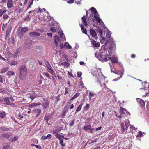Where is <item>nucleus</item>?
Masks as SVG:
<instances>
[{"mask_svg": "<svg viewBox=\"0 0 149 149\" xmlns=\"http://www.w3.org/2000/svg\"><path fill=\"white\" fill-rule=\"evenodd\" d=\"M99 60L102 62H106L111 59V57L107 52H103L99 53L97 56Z\"/></svg>", "mask_w": 149, "mask_h": 149, "instance_id": "1", "label": "nucleus"}, {"mask_svg": "<svg viewBox=\"0 0 149 149\" xmlns=\"http://www.w3.org/2000/svg\"><path fill=\"white\" fill-rule=\"evenodd\" d=\"M19 77L22 80H24L26 76L27 68L24 65L20 66L19 68Z\"/></svg>", "mask_w": 149, "mask_h": 149, "instance_id": "2", "label": "nucleus"}, {"mask_svg": "<svg viewBox=\"0 0 149 149\" xmlns=\"http://www.w3.org/2000/svg\"><path fill=\"white\" fill-rule=\"evenodd\" d=\"M129 125L130 122L128 119H126L125 120V124L123 123H122L121 126L122 132H127V130L128 129Z\"/></svg>", "mask_w": 149, "mask_h": 149, "instance_id": "3", "label": "nucleus"}, {"mask_svg": "<svg viewBox=\"0 0 149 149\" xmlns=\"http://www.w3.org/2000/svg\"><path fill=\"white\" fill-rule=\"evenodd\" d=\"M36 95H37L34 93L27 94L26 95V100L29 101L33 100L36 97Z\"/></svg>", "mask_w": 149, "mask_h": 149, "instance_id": "4", "label": "nucleus"}, {"mask_svg": "<svg viewBox=\"0 0 149 149\" xmlns=\"http://www.w3.org/2000/svg\"><path fill=\"white\" fill-rule=\"evenodd\" d=\"M46 62H47L48 64V65L47 66V71L52 75H54L56 78L55 72L53 70L52 68L51 67L50 64L47 61H46Z\"/></svg>", "mask_w": 149, "mask_h": 149, "instance_id": "5", "label": "nucleus"}, {"mask_svg": "<svg viewBox=\"0 0 149 149\" xmlns=\"http://www.w3.org/2000/svg\"><path fill=\"white\" fill-rule=\"evenodd\" d=\"M52 117V115L51 113H46L44 117V119L46 120L47 123Z\"/></svg>", "mask_w": 149, "mask_h": 149, "instance_id": "6", "label": "nucleus"}, {"mask_svg": "<svg viewBox=\"0 0 149 149\" xmlns=\"http://www.w3.org/2000/svg\"><path fill=\"white\" fill-rule=\"evenodd\" d=\"M90 33L94 38L95 40H97V37L95 31L93 29H91L90 30Z\"/></svg>", "mask_w": 149, "mask_h": 149, "instance_id": "7", "label": "nucleus"}, {"mask_svg": "<svg viewBox=\"0 0 149 149\" xmlns=\"http://www.w3.org/2000/svg\"><path fill=\"white\" fill-rule=\"evenodd\" d=\"M136 100L140 104V106L141 107H145V102L143 100L140 98H137Z\"/></svg>", "mask_w": 149, "mask_h": 149, "instance_id": "8", "label": "nucleus"}, {"mask_svg": "<svg viewBox=\"0 0 149 149\" xmlns=\"http://www.w3.org/2000/svg\"><path fill=\"white\" fill-rule=\"evenodd\" d=\"M54 42L56 46L58 47V43L60 42V40L59 37L58 36L55 35L54 37Z\"/></svg>", "mask_w": 149, "mask_h": 149, "instance_id": "9", "label": "nucleus"}, {"mask_svg": "<svg viewBox=\"0 0 149 149\" xmlns=\"http://www.w3.org/2000/svg\"><path fill=\"white\" fill-rule=\"evenodd\" d=\"M92 127L91 125H89L84 126L83 128V129L86 131H88L89 130L91 133L93 132V130L91 128Z\"/></svg>", "mask_w": 149, "mask_h": 149, "instance_id": "10", "label": "nucleus"}, {"mask_svg": "<svg viewBox=\"0 0 149 149\" xmlns=\"http://www.w3.org/2000/svg\"><path fill=\"white\" fill-rule=\"evenodd\" d=\"M28 31V29L27 27H24L22 28L21 30L19 33V36L20 37L23 36V34L27 31Z\"/></svg>", "mask_w": 149, "mask_h": 149, "instance_id": "11", "label": "nucleus"}, {"mask_svg": "<svg viewBox=\"0 0 149 149\" xmlns=\"http://www.w3.org/2000/svg\"><path fill=\"white\" fill-rule=\"evenodd\" d=\"M91 44L95 47H99L100 46L99 42H96V41H95L94 40L91 39Z\"/></svg>", "mask_w": 149, "mask_h": 149, "instance_id": "12", "label": "nucleus"}, {"mask_svg": "<svg viewBox=\"0 0 149 149\" xmlns=\"http://www.w3.org/2000/svg\"><path fill=\"white\" fill-rule=\"evenodd\" d=\"M49 102L47 100H44L43 103L42 107L44 109H46L48 108L49 107Z\"/></svg>", "mask_w": 149, "mask_h": 149, "instance_id": "13", "label": "nucleus"}, {"mask_svg": "<svg viewBox=\"0 0 149 149\" xmlns=\"http://www.w3.org/2000/svg\"><path fill=\"white\" fill-rule=\"evenodd\" d=\"M106 42L107 43L109 42L110 40H111V35L108 33H106Z\"/></svg>", "mask_w": 149, "mask_h": 149, "instance_id": "14", "label": "nucleus"}, {"mask_svg": "<svg viewBox=\"0 0 149 149\" xmlns=\"http://www.w3.org/2000/svg\"><path fill=\"white\" fill-rule=\"evenodd\" d=\"M34 113H36V118H37L40 114L41 112V110L40 109H36L33 110Z\"/></svg>", "mask_w": 149, "mask_h": 149, "instance_id": "15", "label": "nucleus"}, {"mask_svg": "<svg viewBox=\"0 0 149 149\" xmlns=\"http://www.w3.org/2000/svg\"><path fill=\"white\" fill-rule=\"evenodd\" d=\"M12 136V133H6L3 134L1 135V137L3 138L8 139Z\"/></svg>", "mask_w": 149, "mask_h": 149, "instance_id": "16", "label": "nucleus"}, {"mask_svg": "<svg viewBox=\"0 0 149 149\" xmlns=\"http://www.w3.org/2000/svg\"><path fill=\"white\" fill-rule=\"evenodd\" d=\"M30 36L31 37H38L40 36V34L38 32H33L29 34Z\"/></svg>", "mask_w": 149, "mask_h": 149, "instance_id": "17", "label": "nucleus"}, {"mask_svg": "<svg viewBox=\"0 0 149 149\" xmlns=\"http://www.w3.org/2000/svg\"><path fill=\"white\" fill-rule=\"evenodd\" d=\"M113 72V73L116 74H119L120 75V77H119V79H120L122 77V76L124 72L123 71H114Z\"/></svg>", "mask_w": 149, "mask_h": 149, "instance_id": "18", "label": "nucleus"}, {"mask_svg": "<svg viewBox=\"0 0 149 149\" xmlns=\"http://www.w3.org/2000/svg\"><path fill=\"white\" fill-rule=\"evenodd\" d=\"M99 15L98 13L96 14V15H94V17L96 20V21L98 23H100L101 21V19L99 17Z\"/></svg>", "mask_w": 149, "mask_h": 149, "instance_id": "19", "label": "nucleus"}, {"mask_svg": "<svg viewBox=\"0 0 149 149\" xmlns=\"http://www.w3.org/2000/svg\"><path fill=\"white\" fill-rule=\"evenodd\" d=\"M6 11V10L4 7H2L0 8V17L2 16V15Z\"/></svg>", "mask_w": 149, "mask_h": 149, "instance_id": "20", "label": "nucleus"}, {"mask_svg": "<svg viewBox=\"0 0 149 149\" xmlns=\"http://www.w3.org/2000/svg\"><path fill=\"white\" fill-rule=\"evenodd\" d=\"M9 69V67H6L3 68H2L0 70V73L2 74L5 73Z\"/></svg>", "mask_w": 149, "mask_h": 149, "instance_id": "21", "label": "nucleus"}, {"mask_svg": "<svg viewBox=\"0 0 149 149\" xmlns=\"http://www.w3.org/2000/svg\"><path fill=\"white\" fill-rule=\"evenodd\" d=\"M137 128H136L133 125H131L130 127V131L132 133H134L136 132V130Z\"/></svg>", "mask_w": 149, "mask_h": 149, "instance_id": "22", "label": "nucleus"}, {"mask_svg": "<svg viewBox=\"0 0 149 149\" xmlns=\"http://www.w3.org/2000/svg\"><path fill=\"white\" fill-rule=\"evenodd\" d=\"M21 48V47H19L16 50L13 55V57L14 58H16L17 57V55L19 52Z\"/></svg>", "mask_w": 149, "mask_h": 149, "instance_id": "23", "label": "nucleus"}, {"mask_svg": "<svg viewBox=\"0 0 149 149\" xmlns=\"http://www.w3.org/2000/svg\"><path fill=\"white\" fill-rule=\"evenodd\" d=\"M68 111V109L67 107H65L63 111L62 118H63L65 116L67 112Z\"/></svg>", "mask_w": 149, "mask_h": 149, "instance_id": "24", "label": "nucleus"}, {"mask_svg": "<svg viewBox=\"0 0 149 149\" xmlns=\"http://www.w3.org/2000/svg\"><path fill=\"white\" fill-rule=\"evenodd\" d=\"M11 66L13 65H16L18 63V62L17 61L13 60L9 62Z\"/></svg>", "mask_w": 149, "mask_h": 149, "instance_id": "25", "label": "nucleus"}, {"mask_svg": "<svg viewBox=\"0 0 149 149\" xmlns=\"http://www.w3.org/2000/svg\"><path fill=\"white\" fill-rule=\"evenodd\" d=\"M120 111L122 113L127 114V113H129L123 107H121L120 108Z\"/></svg>", "mask_w": 149, "mask_h": 149, "instance_id": "26", "label": "nucleus"}, {"mask_svg": "<svg viewBox=\"0 0 149 149\" xmlns=\"http://www.w3.org/2000/svg\"><path fill=\"white\" fill-rule=\"evenodd\" d=\"M81 19L83 24L85 26H87L88 24L84 16L82 17Z\"/></svg>", "mask_w": 149, "mask_h": 149, "instance_id": "27", "label": "nucleus"}, {"mask_svg": "<svg viewBox=\"0 0 149 149\" xmlns=\"http://www.w3.org/2000/svg\"><path fill=\"white\" fill-rule=\"evenodd\" d=\"M13 2L12 0H9L7 3V6L8 8H11L13 6Z\"/></svg>", "mask_w": 149, "mask_h": 149, "instance_id": "28", "label": "nucleus"}, {"mask_svg": "<svg viewBox=\"0 0 149 149\" xmlns=\"http://www.w3.org/2000/svg\"><path fill=\"white\" fill-rule=\"evenodd\" d=\"M4 101L6 103V104L8 105L10 104H10L9 98L8 97H6L4 99Z\"/></svg>", "mask_w": 149, "mask_h": 149, "instance_id": "29", "label": "nucleus"}, {"mask_svg": "<svg viewBox=\"0 0 149 149\" xmlns=\"http://www.w3.org/2000/svg\"><path fill=\"white\" fill-rule=\"evenodd\" d=\"M81 30L82 31V32H83V33L85 34H87V31L86 29L84 28V26L83 25H81Z\"/></svg>", "mask_w": 149, "mask_h": 149, "instance_id": "30", "label": "nucleus"}, {"mask_svg": "<svg viewBox=\"0 0 149 149\" xmlns=\"http://www.w3.org/2000/svg\"><path fill=\"white\" fill-rule=\"evenodd\" d=\"M91 12L93 13L95 15H96V14H97V13H98L95 8L93 7H92L91 8Z\"/></svg>", "mask_w": 149, "mask_h": 149, "instance_id": "31", "label": "nucleus"}, {"mask_svg": "<svg viewBox=\"0 0 149 149\" xmlns=\"http://www.w3.org/2000/svg\"><path fill=\"white\" fill-rule=\"evenodd\" d=\"M95 94L93 92L92 93L91 92H89V100H91L92 99V97L94 96Z\"/></svg>", "mask_w": 149, "mask_h": 149, "instance_id": "32", "label": "nucleus"}, {"mask_svg": "<svg viewBox=\"0 0 149 149\" xmlns=\"http://www.w3.org/2000/svg\"><path fill=\"white\" fill-rule=\"evenodd\" d=\"M10 145L8 143L6 144L3 146L2 149H9Z\"/></svg>", "mask_w": 149, "mask_h": 149, "instance_id": "33", "label": "nucleus"}, {"mask_svg": "<svg viewBox=\"0 0 149 149\" xmlns=\"http://www.w3.org/2000/svg\"><path fill=\"white\" fill-rule=\"evenodd\" d=\"M6 115V113L4 111L0 112V118H3L5 117Z\"/></svg>", "mask_w": 149, "mask_h": 149, "instance_id": "34", "label": "nucleus"}, {"mask_svg": "<svg viewBox=\"0 0 149 149\" xmlns=\"http://www.w3.org/2000/svg\"><path fill=\"white\" fill-rule=\"evenodd\" d=\"M96 31L97 32L99 33V34L100 35V36H102L103 34V32L102 30L98 27L97 28Z\"/></svg>", "mask_w": 149, "mask_h": 149, "instance_id": "35", "label": "nucleus"}, {"mask_svg": "<svg viewBox=\"0 0 149 149\" xmlns=\"http://www.w3.org/2000/svg\"><path fill=\"white\" fill-rule=\"evenodd\" d=\"M30 48V47L28 45H27L26 44H24L23 46V49L24 50H26Z\"/></svg>", "mask_w": 149, "mask_h": 149, "instance_id": "36", "label": "nucleus"}, {"mask_svg": "<svg viewBox=\"0 0 149 149\" xmlns=\"http://www.w3.org/2000/svg\"><path fill=\"white\" fill-rule=\"evenodd\" d=\"M80 95V93H77L75 95L71 98L70 100L71 101L72 100H74V99Z\"/></svg>", "mask_w": 149, "mask_h": 149, "instance_id": "37", "label": "nucleus"}, {"mask_svg": "<svg viewBox=\"0 0 149 149\" xmlns=\"http://www.w3.org/2000/svg\"><path fill=\"white\" fill-rule=\"evenodd\" d=\"M0 130L7 131L9 130V129L7 128L6 126H3V127H0Z\"/></svg>", "mask_w": 149, "mask_h": 149, "instance_id": "38", "label": "nucleus"}, {"mask_svg": "<svg viewBox=\"0 0 149 149\" xmlns=\"http://www.w3.org/2000/svg\"><path fill=\"white\" fill-rule=\"evenodd\" d=\"M83 104V103H81L80 105L77 108L76 110V112H77L81 110Z\"/></svg>", "mask_w": 149, "mask_h": 149, "instance_id": "39", "label": "nucleus"}, {"mask_svg": "<svg viewBox=\"0 0 149 149\" xmlns=\"http://www.w3.org/2000/svg\"><path fill=\"white\" fill-rule=\"evenodd\" d=\"M15 74V72L13 71H8L6 73V74L8 76H11Z\"/></svg>", "mask_w": 149, "mask_h": 149, "instance_id": "40", "label": "nucleus"}, {"mask_svg": "<svg viewBox=\"0 0 149 149\" xmlns=\"http://www.w3.org/2000/svg\"><path fill=\"white\" fill-rule=\"evenodd\" d=\"M17 139V136H15L13 137H11L9 139V140L11 142H13L16 141Z\"/></svg>", "mask_w": 149, "mask_h": 149, "instance_id": "41", "label": "nucleus"}, {"mask_svg": "<svg viewBox=\"0 0 149 149\" xmlns=\"http://www.w3.org/2000/svg\"><path fill=\"white\" fill-rule=\"evenodd\" d=\"M25 44L28 45L30 47L32 44V41L30 40H27L26 41Z\"/></svg>", "mask_w": 149, "mask_h": 149, "instance_id": "42", "label": "nucleus"}, {"mask_svg": "<svg viewBox=\"0 0 149 149\" xmlns=\"http://www.w3.org/2000/svg\"><path fill=\"white\" fill-rule=\"evenodd\" d=\"M111 61L112 63H115L118 62L117 58L115 57H113L111 58Z\"/></svg>", "mask_w": 149, "mask_h": 149, "instance_id": "43", "label": "nucleus"}, {"mask_svg": "<svg viewBox=\"0 0 149 149\" xmlns=\"http://www.w3.org/2000/svg\"><path fill=\"white\" fill-rule=\"evenodd\" d=\"M65 46L66 47L67 49H71L72 47L68 42H66L65 44Z\"/></svg>", "mask_w": 149, "mask_h": 149, "instance_id": "44", "label": "nucleus"}, {"mask_svg": "<svg viewBox=\"0 0 149 149\" xmlns=\"http://www.w3.org/2000/svg\"><path fill=\"white\" fill-rule=\"evenodd\" d=\"M143 136V134L142 132L139 131L136 136L138 137H141Z\"/></svg>", "mask_w": 149, "mask_h": 149, "instance_id": "45", "label": "nucleus"}, {"mask_svg": "<svg viewBox=\"0 0 149 149\" xmlns=\"http://www.w3.org/2000/svg\"><path fill=\"white\" fill-rule=\"evenodd\" d=\"M56 137L58 138L60 140L61 139V137L62 136V137L63 138V136H61L59 134H58V133H57L56 134Z\"/></svg>", "mask_w": 149, "mask_h": 149, "instance_id": "46", "label": "nucleus"}, {"mask_svg": "<svg viewBox=\"0 0 149 149\" xmlns=\"http://www.w3.org/2000/svg\"><path fill=\"white\" fill-rule=\"evenodd\" d=\"M37 105V104L36 103H32L29 105V107L30 108H32L36 106Z\"/></svg>", "mask_w": 149, "mask_h": 149, "instance_id": "47", "label": "nucleus"}, {"mask_svg": "<svg viewBox=\"0 0 149 149\" xmlns=\"http://www.w3.org/2000/svg\"><path fill=\"white\" fill-rule=\"evenodd\" d=\"M63 140L62 139H61L59 141L60 144L62 147H64L65 146V144L63 143Z\"/></svg>", "mask_w": 149, "mask_h": 149, "instance_id": "48", "label": "nucleus"}, {"mask_svg": "<svg viewBox=\"0 0 149 149\" xmlns=\"http://www.w3.org/2000/svg\"><path fill=\"white\" fill-rule=\"evenodd\" d=\"M50 31H52L53 33H55L56 32V30L55 28L51 27L50 28Z\"/></svg>", "mask_w": 149, "mask_h": 149, "instance_id": "49", "label": "nucleus"}, {"mask_svg": "<svg viewBox=\"0 0 149 149\" xmlns=\"http://www.w3.org/2000/svg\"><path fill=\"white\" fill-rule=\"evenodd\" d=\"M97 139H95L94 140H91V142L89 143V144L90 145V144H91L92 143H95V142H96L97 141Z\"/></svg>", "mask_w": 149, "mask_h": 149, "instance_id": "50", "label": "nucleus"}, {"mask_svg": "<svg viewBox=\"0 0 149 149\" xmlns=\"http://www.w3.org/2000/svg\"><path fill=\"white\" fill-rule=\"evenodd\" d=\"M3 17L4 19H7L8 17V16L6 14H4L3 15Z\"/></svg>", "mask_w": 149, "mask_h": 149, "instance_id": "51", "label": "nucleus"}, {"mask_svg": "<svg viewBox=\"0 0 149 149\" xmlns=\"http://www.w3.org/2000/svg\"><path fill=\"white\" fill-rule=\"evenodd\" d=\"M77 77H80L82 75V73L81 72H78L77 73Z\"/></svg>", "mask_w": 149, "mask_h": 149, "instance_id": "52", "label": "nucleus"}, {"mask_svg": "<svg viewBox=\"0 0 149 149\" xmlns=\"http://www.w3.org/2000/svg\"><path fill=\"white\" fill-rule=\"evenodd\" d=\"M90 107V105L88 104H87L86 106L84 107V109L87 110Z\"/></svg>", "mask_w": 149, "mask_h": 149, "instance_id": "53", "label": "nucleus"}, {"mask_svg": "<svg viewBox=\"0 0 149 149\" xmlns=\"http://www.w3.org/2000/svg\"><path fill=\"white\" fill-rule=\"evenodd\" d=\"M10 29H8L6 30V34L8 36L10 34Z\"/></svg>", "mask_w": 149, "mask_h": 149, "instance_id": "54", "label": "nucleus"}, {"mask_svg": "<svg viewBox=\"0 0 149 149\" xmlns=\"http://www.w3.org/2000/svg\"><path fill=\"white\" fill-rule=\"evenodd\" d=\"M64 66L68 67V66L70 65V63L66 62H64Z\"/></svg>", "mask_w": 149, "mask_h": 149, "instance_id": "55", "label": "nucleus"}, {"mask_svg": "<svg viewBox=\"0 0 149 149\" xmlns=\"http://www.w3.org/2000/svg\"><path fill=\"white\" fill-rule=\"evenodd\" d=\"M106 40V38L104 37H102V40H100L101 42H104V41Z\"/></svg>", "mask_w": 149, "mask_h": 149, "instance_id": "56", "label": "nucleus"}, {"mask_svg": "<svg viewBox=\"0 0 149 149\" xmlns=\"http://www.w3.org/2000/svg\"><path fill=\"white\" fill-rule=\"evenodd\" d=\"M63 56L65 60H66V61H68V56L67 55H63Z\"/></svg>", "mask_w": 149, "mask_h": 149, "instance_id": "57", "label": "nucleus"}, {"mask_svg": "<svg viewBox=\"0 0 149 149\" xmlns=\"http://www.w3.org/2000/svg\"><path fill=\"white\" fill-rule=\"evenodd\" d=\"M6 25H7V24H3V26L2 27V29L3 30V31L4 30H5V29L6 27Z\"/></svg>", "mask_w": 149, "mask_h": 149, "instance_id": "58", "label": "nucleus"}, {"mask_svg": "<svg viewBox=\"0 0 149 149\" xmlns=\"http://www.w3.org/2000/svg\"><path fill=\"white\" fill-rule=\"evenodd\" d=\"M74 0H69V1H68L67 2H68V3H69L72 4L74 3Z\"/></svg>", "mask_w": 149, "mask_h": 149, "instance_id": "59", "label": "nucleus"}, {"mask_svg": "<svg viewBox=\"0 0 149 149\" xmlns=\"http://www.w3.org/2000/svg\"><path fill=\"white\" fill-rule=\"evenodd\" d=\"M45 74L46 76L47 77L49 78H50V76L49 74L47 72H46L45 73Z\"/></svg>", "mask_w": 149, "mask_h": 149, "instance_id": "60", "label": "nucleus"}, {"mask_svg": "<svg viewBox=\"0 0 149 149\" xmlns=\"http://www.w3.org/2000/svg\"><path fill=\"white\" fill-rule=\"evenodd\" d=\"M74 120H72V122L70 123L69 125L70 126H72L74 125Z\"/></svg>", "mask_w": 149, "mask_h": 149, "instance_id": "61", "label": "nucleus"}, {"mask_svg": "<svg viewBox=\"0 0 149 149\" xmlns=\"http://www.w3.org/2000/svg\"><path fill=\"white\" fill-rule=\"evenodd\" d=\"M68 88L67 87H65V95L66 94H67L68 93Z\"/></svg>", "mask_w": 149, "mask_h": 149, "instance_id": "62", "label": "nucleus"}, {"mask_svg": "<svg viewBox=\"0 0 149 149\" xmlns=\"http://www.w3.org/2000/svg\"><path fill=\"white\" fill-rule=\"evenodd\" d=\"M52 137V136L51 134H48L47 136H46V137L47 138V139H50Z\"/></svg>", "mask_w": 149, "mask_h": 149, "instance_id": "63", "label": "nucleus"}, {"mask_svg": "<svg viewBox=\"0 0 149 149\" xmlns=\"http://www.w3.org/2000/svg\"><path fill=\"white\" fill-rule=\"evenodd\" d=\"M68 75H69L70 76V77H74V76L71 72H68Z\"/></svg>", "mask_w": 149, "mask_h": 149, "instance_id": "64", "label": "nucleus"}]
</instances>
